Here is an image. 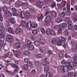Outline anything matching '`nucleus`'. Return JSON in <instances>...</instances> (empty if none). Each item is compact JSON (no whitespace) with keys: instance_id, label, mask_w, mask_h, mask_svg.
Returning <instances> with one entry per match:
<instances>
[{"instance_id":"6ab92c4d","label":"nucleus","mask_w":77,"mask_h":77,"mask_svg":"<svg viewBox=\"0 0 77 77\" xmlns=\"http://www.w3.org/2000/svg\"><path fill=\"white\" fill-rule=\"evenodd\" d=\"M30 54V52L26 50L24 51V54L25 56H29Z\"/></svg>"},{"instance_id":"e2e57ef3","label":"nucleus","mask_w":77,"mask_h":77,"mask_svg":"<svg viewBox=\"0 0 77 77\" xmlns=\"http://www.w3.org/2000/svg\"><path fill=\"white\" fill-rule=\"evenodd\" d=\"M52 48L53 49L54 51H56V50H57V48L54 46H52Z\"/></svg>"},{"instance_id":"6e6d98bb","label":"nucleus","mask_w":77,"mask_h":77,"mask_svg":"<svg viewBox=\"0 0 77 77\" xmlns=\"http://www.w3.org/2000/svg\"><path fill=\"white\" fill-rule=\"evenodd\" d=\"M41 32L43 34H44L45 33V29L44 28H42L41 29Z\"/></svg>"},{"instance_id":"de8ad7c7","label":"nucleus","mask_w":77,"mask_h":77,"mask_svg":"<svg viewBox=\"0 0 77 77\" xmlns=\"http://www.w3.org/2000/svg\"><path fill=\"white\" fill-rule=\"evenodd\" d=\"M32 33L33 35L37 34V31L36 29L33 30L32 32Z\"/></svg>"},{"instance_id":"052dcab7","label":"nucleus","mask_w":77,"mask_h":77,"mask_svg":"<svg viewBox=\"0 0 77 77\" xmlns=\"http://www.w3.org/2000/svg\"><path fill=\"white\" fill-rule=\"evenodd\" d=\"M45 25L47 27H48L49 26H50V24L49 23V22H45Z\"/></svg>"},{"instance_id":"e433bc0d","label":"nucleus","mask_w":77,"mask_h":77,"mask_svg":"<svg viewBox=\"0 0 77 77\" xmlns=\"http://www.w3.org/2000/svg\"><path fill=\"white\" fill-rule=\"evenodd\" d=\"M67 27V25L65 23H62L61 25V27L62 29H65Z\"/></svg>"},{"instance_id":"2f4dec72","label":"nucleus","mask_w":77,"mask_h":77,"mask_svg":"<svg viewBox=\"0 0 77 77\" xmlns=\"http://www.w3.org/2000/svg\"><path fill=\"white\" fill-rule=\"evenodd\" d=\"M62 6L63 7H64L65 6V5H66V1L65 0H63L62 1Z\"/></svg>"},{"instance_id":"ddd939ff","label":"nucleus","mask_w":77,"mask_h":77,"mask_svg":"<svg viewBox=\"0 0 77 77\" xmlns=\"http://www.w3.org/2000/svg\"><path fill=\"white\" fill-rule=\"evenodd\" d=\"M12 30H13V28L9 27L8 29V32L9 33H11L12 34H14V32L12 31Z\"/></svg>"},{"instance_id":"3c124183","label":"nucleus","mask_w":77,"mask_h":77,"mask_svg":"<svg viewBox=\"0 0 77 77\" xmlns=\"http://www.w3.org/2000/svg\"><path fill=\"white\" fill-rule=\"evenodd\" d=\"M73 59L74 61H75L77 60V55H75L73 57Z\"/></svg>"},{"instance_id":"f03ea898","label":"nucleus","mask_w":77,"mask_h":77,"mask_svg":"<svg viewBox=\"0 0 77 77\" xmlns=\"http://www.w3.org/2000/svg\"><path fill=\"white\" fill-rule=\"evenodd\" d=\"M66 65L69 70H71L75 66V64L73 62H70L69 63L67 62L66 64Z\"/></svg>"},{"instance_id":"0eeeda50","label":"nucleus","mask_w":77,"mask_h":77,"mask_svg":"<svg viewBox=\"0 0 77 77\" xmlns=\"http://www.w3.org/2000/svg\"><path fill=\"white\" fill-rule=\"evenodd\" d=\"M26 27L28 30H30L32 29V24L31 25L30 22H29L27 23Z\"/></svg>"},{"instance_id":"4468645a","label":"nucleus","mask_w":77,"mask_h":77,"mask_svg":"<svg viewBox=\"0 0 77 77\" xmlns=\"http://www.w3.org/2000/svg\"><path fill=\"white\" fill-rule=\"evenodd\" d=\"M74 72H68V75L70 77H74Z\"/></svg>"},{"instance_id":"79ce46f5","label":"nucleus","mask_w":77,"mask_h":77,"mask_svg":"<svg viewBox=\"0 0 77 77\" xmlns=\"http://www.w3.org/2000/svg\"><path fill=\"white\" fill-rule=\"evenodd\" d=\"M27 44L28 46H30L31 45H32V42H30V41L29 40L27 41Z\"/></svg>"},{"instance_id":"a19ab883","label":"nucleus","mask_w":77,"mask_h":77,"mask_svg":"<svg viewBox=\"0 0 77 77\" xmlns=\"http://www.w3.org/2000/svg\"><path fill=\"white\" fill-rule=\"evenodd\" d=\"M65 66H62L60 67V69L62 72H64V69Z\"/></svg>"},{"instance_id":"49530a36","label":"nucleus","mask_w":77,"mask_h":77,"mask_svg":"<svg viewBox=\"0 0 77 77\" xmlns=\"http://www.w3.org/2000/svg\"><path fill=\"white\" fill-rule=\"evenodd\" d=\"M0 31L2 33H3L4 31V27L0 26Z\"/></svg>"},{"instance_id":"58836bf2","label":"nucleus","mask_w":77,"mask_h":77,"mask_svg":"<svg viewBox=\"0 0 77 77\" xmlns=\"http://www.w3.org/2000/svg\"><path fill=\"white\" fill-rule=\"evenodd\" d=\"M26 17L27 18H29L30 15V13H29V12H26Z\"/></svg>"},{"instance_id":"37998d69","label":"nucleus","mask_w":77,"mask_h":77,"mask_svg":"<svg viewBox=\"0 0 77 77\" xmlns=\"http://www.w3.org/2000/svg\"><path fill=\"white\" fill-rule=\"evenodd\" d=\"M65 68L64 69V72H68V68L66 67V66H65Z\"/></svg>"},{"instance_id":"9d476101","label":"nucleus","mask_w":77,"mask_h":77,"mask_svg":"<svg viewBox=\"0 0 77 77\" xmlns=\"http://www.w3.org/2000/svg\"><path fill=\"white\" fill-rule=\"evenodd\" d=\"M23 69L25 71H29L30 69L27 65H25L23 66Z\"/></svg>"},{"instance_id":"5701e85b","label":"nucleus","mask_w":77,"mask_h":77,"mask_svg":"<svg viewBox=\"0 0 77 77\" xmlns=\"http://www.w3.org/2000/svg\"><path fill=\"white\" fill-rule=\"evenodd\" d=\"M36 70L35 69H33L30 73V75H33L35 74H36Z\"/></svg>"},{"instance_id":"f3484780","label":"nucleus","mask_w":77,"mask_h":77,"mask_svg":"<svg viewBox=\"0 0 77 77\" xmlns=\"http://www.w3.org/2000/svg\"><path fill=\"white\" fill-rule=\"evenodd\" d=\"M27 66L30 69V68H32V62L29 61V62H28V63H27Z\"/></svg>"},{"instance_id":"72a5a7b5","label":"nucleus","mask_w":77,"mask_h":77,"mask_svg":"<svg viewBox=\"0 0 77 77\" xmlns=\"http://www.w3.org/2000/svg\"><path fill=\"white\" fill-rule=\"evenodd\" d=\"M72 23H69V25L68 26V29L69 30H71L72 28Z\"/></svg>"},{"instance_id":"13d9d810","label":"nucleus","mask_w":77,"mask_h":77,"mask_svg":"<svg viewBox=\"0 0 77 77\" xmlns=\"http://www.w3.org/2000/svg\"><path fill=\"white\" fill-rule=\"evenodd\" d=\"M24 61L25 63H28L29 62V59L27 58H26L24 59Z\"/></svg>"},{"instance_id":"9b49d317","label":"nucleus","mask_w":77,"mask_h":77,"mask_svg":"<svg viewBox=\"0 0 77 77\" xmlns=\"http://www.w3.org/2000/svg\"><path fill=\"white\" fill-rule=\"evenodd\" d=\"M51 42L53 44H56L57 42V39L56 38H54L52 40Z\"/></svg>"},{"instance_id":"dca6fc26","label":"nucleus","mask_w":77,"mask_h":77,"mask_svg":"<svg viewBox=\"0 0 77 77\" xmlns=\"http://www.w3.org/2000/svg\"><path fill=\"white\" fill-rule=\"evenodd\" d=\"M46 60H45L43 61L42 62V63L43 66H45L46 65H48L49 64V62L48 61H46Z\"/></svg>"},{"instance_id":"864d4df0","label":"nucleus","mask_w":77,"mask_h":77,"mask_svg":"<svg viewBox=\"0 0 77 77\" xmlns=\"http://www.w3.org/2000/svg\"><path fill=\"white\" fill-rule=\"evenodd\" d=\"M66 62V60H63L61 61V64H62V65H65Z\"/></svg>"},{"instance_id":"603ef678","label":"nucleus","mask_w":77,"mask_h":77,"mask_svg":"<svg viewBox=\"0 0 77 77\" xmlns=\"http://www.w3.org/2000/svg\"><path fill=\"white\" fill-rule=\"evenodd\" d=\"M72 38H75V39H77V35H76V33H75L74 34H73L72 35Z\"/></svg>"},{"instance_id":"20e7f679","label":"nucleus","mask_w":77,"mask_h":77,"mask_svg":"<svg viewBox=\"0 0 77 77\" xmlns=\"http://www.w3.org/2000/svg\"><path fill=\"white\" fill-rule=\"evenodd\" d=\"M65 21H66V23H67L68 24L69 23L72 24V21H71V18H70V17H66Z\"/></svg>"},{"instance_id":"4be33fe9","label":"nucleus","mask_w":77,"mask_h":77,"mask_svg":"<svg viewBox=\"0 0 77 77\" xmlns=\"http://www.w3.org/2000/svg\"><path fill=\"white\" fill-rule=\"evenodd\" d=\"M56 22L58 23H60L63 21V20L61 18H58L56 19Z\"/></svg>"},{"instance_id":"c9c22d12","label":"nucleus","mask_w":77,"mask_h":77,"mask_svg":"<svg viewBox=\"0 0 77 77\" xmlns=\"http://www.w3.org/2000/svg\"><path fill=\"white\" fill-rule=\"evenodd\" d=\"M32 27L33 29H35L36 27H38V24H32Z\"/></svg>"},{"instance_id":"ea45409f","label":"nucleus","mask_w":77,"mask_h":77,"mask_svg":"<svg viewBox=\"0 0 77 77\" xmlns=\"http://www.w3.org/2000/svg\"><path fill=\"white\" fill-rule=\"evenodd\" d=\"M63 43L62 42H61L60 40H59L58 41L57 45H62L63 44Z\"/></svg>"},{"instance_id":"09e8293b","label":"nucleus","mask_w":77,"mask_h":77,"mask_svg":"<svg viewBox=\"0 0 77 77\" xmlns=\"http://www.w3.org/2000/svg\"><path fill=\"white\" fill-rule=\"evenodd\" d=\"M22 5H23L24 6H27V7H28L29 6V3L27 2L24 3L23 2Z\"/></svg>"},{"instance_id":"69168bd1","label":"nucleus","mask_w":77,"mask_h":77,"mask_svg":"<svg viewBox=\"0 0 77 77\" xmlns=\"http://www.w3.org/2000/svg\"><path fill=\"white\" fill-rule=\"evenodd\" d=\"M66 8L68 11L70 10V5H67L66 6Z\"/></svg>"},{"instance_id":"f8f14e48","label":"nucleus","mask_w":77,"mask_h":77,"mask_svg":"<svg viewBox=\"0 0 77 77\" xmlns=\"http://www.w3.org/2000/svg\"><path fill=\"white\" fill-rule=\"evenodd\" d=\"M57 34L59 35H60L61 34H62V29L60 27L58 30V32H57Z\"/></svg>"},{"instance_id":"1a4fd4ad","label":"nucleus","mask_w":77,"mask_h":77,"mask_svg":"<svg viewBox=\"0 0 77 77\" xmlns=\"http://www.w3.org/2000/svg\"><path fill=\"white\" fill-rule=\"evenodd\" d=\"M27 23L25 21L22 20L21 22V24L23 27H27Z\"/></svg>"},{"instance_id":"bb28decb","label":"nucleus","mask_w":77,"mask_h":77,"mask_svg":"<svg viewBox=\"0 0 77 77\" xmlns=\"http://www.w3.org/2000/svg\"><path fill=\"white\" fill-rule=\"evenodd\" d=\"M29 50L32 51V50H33L34 48H35V47L33 45H30L29 48Z\"/></svg>"},{"instance_id":"412c9836","label":"nucleus","mask_w":77,"mask_h":77,"mask_svg":"<svg viewBox=\"0 0 77 77\" xmlns=\"http://www.w3.org/2000/svg\"><path fill=\"white\" fill-rule=\"evenodd\" d=\"M59 16L62 18H64V17H65V12H62L60 13L59 15Z\"/></svg>"},{"instance_id":"bf43d9fd","label":"nucleus","mask_w":77,"mask_h":77,"mask_svg":"<svg viewBox=\"0 0 77 77\" xmlns=\"http://www.w3.org/2000/svg\"><path fill=\"white\" fill-rule=\"evenodd\" d=\"M50 30L49 29H47L46 30V33L47 35H48L50 33Z\"/></svg>"},{"instance_id":"0e129e2a","label":"nucleus","mask_w":77,"mask_h":77,"mask_svg":"<svg viewBox=\"0 0 77 77\" xmlns=\"http://www.w3.org/2000/svg\"><path fill=\"white\" fill-rule=\"evenodd\" d=\"M57 6L60 10H62V7H61V5H60V4H57Z\"/></svg>"},{"instance_id":"2eb2a0df","label":"nucleus","mask_w":77,"mask_h":77,"mask_svg":"<svg viewBox=\"0 0 77 77\" xmlns=\"http://www.w3.org/2000/svg\"><path fill=\"white\" fill-rule=\"evenodd\" d=\"M51 15L53 18H55L56 16L57 15L56 12L54 11H53L51 13Z\"/></svg>"},{"instance_id":"cd10ccee","label":"nucleus","mask_w":77,"mask_h":77,"mask_svg":"<svg viewBox=\"0 0 77 77\" xmlns=\"http://www.w3.org/2000/svg\"><path fill=\"white\" fill-rule=\"evenodd\" d=\"M20 17L22 18H24V17H25V14H24V12L22 11L21 12Z\"/></svg>"},{"instance_id":"c03bdc74","label":"nucleus","mask_w":77,"mask_h":77,"mask_svg":"<svg viewBox=\"0 0 77 77\" xmlns=\"http://www.w3.org/2000/svg\"><path fill=\"white\" fill-rule=\"evenodd\" d=\"M30 11L32 13H35L36 12L35 10L32 8H30Z\"/></svg>"},{"instance_id":"680f3d73","label":"nucleus","mask_w":77,"mask_h":77,"mask_svg":"<svg viewBox=\"0 0 77 77\" xmlns=\"http://www.w3.org/2000/svg\"><path fill=\"white\" fill-rule=\"evenodd\" d=\"M65 57L66 58H69L70 59H71V57L70 56L66 54H65Z\"/></svg>"},{"instance_id":"6e6552de","label":"nucleus","mask_w":77,"mask_h":77,"mask_svg":"<svg viewBox=\"0 0 77 77\" xmlns=\"http://www.w3.org/2000/svg\"><path fill=\"white\" fill-rule=\"evenodd\" d=\"M14 54L16 57H19L20 56V54H21V53L20 52V51H16L14 52Z\"/></svg>"},{"instance_id":"8fccbe9b","label":"nucleus","mask_w":77,"mask_h":77,"mask_svg":"<svg viewBox=\"0 0 77 77\" xmlns=\"http://www.w3.org/2000/svg\"><path fill=\"white\" fill-rule=\"evenodd\" d=\"M42 18H43V15H42L38 19V20L39 21H41L42 20Z\"/></svg>"},{"instance_id":"a878e982","label":"nucleus","mask_w":77,"mask_h":77,"mask_svg":"<svg viewBox=\"0 0 77 77\" xmlns=\"http://www.w3.org/2000/svg\"><path fill=\"white\" fill-rule=\"evenodd\" d=\"M49 69V67L48 66H46L44 68V71L46 72H48V70Z\"/></svg>"},{"instance_id":"b1692460","label":"nucleus","mask_w":77,"mask_h":77,"mask_svg":"<svg viewBox=\"0 0 77 77\" xmlns=\"http://www.w3.org/2000/svg\"><path fill=\"white\" fill-rule=\"evenodd\" d=\"M46 77H53V75L48 72H47L46 73Z\"/></svg>"},{"instance_id":"f704fd0d","label":"nucleus","mask_w":77,"mask_h":77,"mask_svg":"<svg viewBox=\"0 0 77 77\" xmlns=\"http://www.w3.org/2000/svg\"><path fill=\"white\" fill-rule=\"evenodd\" d=\"M60 28V25H57L54 26V29L55 30H56L57 29H59Z\"/></svg>"},{"instance_id":"338daca9","label":"nucleus","mask_w":77,"mask_h":77,"mask_svg":"<svg viewBox=\"0 0 77 77\" xmlns=\"http://www.w3.org/2000/svg\"><path fill=\"white\" fill-rule=\"evenodd\" d=\"M37 57L38 59L42 58V55L41 54H38L37 56Z\"/></svg>"},{"instance_id":"4d7b16f0","label":"nucleus","mask_w":77,"mask_h":77,"mask_svg":"<svg viewBox=\"0 0 77 77\" xmlns=\"http://www.w3.org/2000/svg\"><path fill=\"white\" fill-rule=\"evenodd\" d=\"M50 12V10L49 9H48L46 10V13L45 15V16H46L47 15H48V14H49V13Z\"/></svg>"},{"instance_id":"aec40b11","label":"nucleus","mask_w":77,"mask_h":77,"mask_svg":"<svg viewBox=\"0 0 77 77\" xmlns=\"http://www.w3.org/2000/svg\"><path fill=\"white\" fill-rule=\"evenodd\" d=\"M71 50L73 52H75L77 50L76 49V46L74 45L72 46Z\"/></svg>"},{"instance_id":"774afa93","label":"nucleus","mask_w":77,"mask_h":77,"mask_svg":"<svg viewBox=\"0 0 77 77\" xmlns=\"http://www.w3.org/2000/svg\"><path fill=\"white\" fill-rule=\"evenodd\" d=\"M3 36H4V34L1 33L0 34V38L2 39L3 38Z\"/></svg>"},{"instance_id":"393cba45","label":"nucleus","mask_w":77,"mask_h":77,"mask_svg":"<svg viewBox=\"0 0 77 77\" xmlns=\"http://www.w3.org/2000/svg\"><path fill=\"white\" fill-rule=\"evenodd\" d=\"M39 42L41 44H45V41L43 39H39Z\"/></svg>"},{"instance_id":"f257e3e1","label":"nucleus","mask_w":77,"mask_h":77,"mask_svg":"<svg viewBox=\"0 0 77 77\" xmlns=\"http://www.w3.org/2000/svg\"><path fill=\"white\" fill-rule=\"evenodd\" d=\"M4 11L5 12H6V14L8 16V18H9L8 20L6 21L7 22V27L9 26V23L14 24L16 23V22L15 20V19L14 18H11L12 15L11 12L8 11V7L6 6H4L3 7L0 6V11Z\"/></svg>"},{"instance_id":"5fc2aeb1","label":"nucleus","mask_w":77,"mask_h":77,"mask_svg":"<svg viewBox=\"0 0 77 77\" xmlns=\"http://www.w3.org/2000/svg\"><path fill=\"white\" fill-rule=\"evenodd\" d=\"M34 63L35 66H39V63L38 61H35L34 62Z\"/></svg>"},{"instance_id":"c756f323","label":"nucleus","mask_w":77,"mask_h":77,"mask_svg":"<svg viewBox=\"0 0 77 77\" xmlns=\"http://www.w3.org/2000/svg\"><path fill=\"white\" fill-rule=\"evenodd\" d=\"M7 71L8 72L9 74H10V75H11V76H14V75H15V72L12 73L11 72V71H9L8 70H7Z\"/></svg>"},{"instance_id":"4c0bfd02","label":"nucleus","mask_w":77,"mask_h":77,"mask_svg":"<svg viewBox=\"0 0 77 77\" xmlns=\"http://www.w3.org/2000/svg\"><path fill=\"white\" fill-rule=\"evenodd\" d=\"M61 42L63 43H64V42H65V41H66V40L65 39V38H64V37L63 36H61Z\"/></svg>"},{"instance_id":"7ed1b4c3","label":"nucleus","mask_w":77,"mask_h":77,"mask_svg":"<svg viewBox=\"0 0 77 77\" xmlns=\"http://www.w3.org/2000/svg\"><path fill=\"white\" fill-rule=\"evenodd\" d=\"M6 37L7 38V41L10 42H12V38H13L12 35H10V34H7Z\"/></svg>"},{"instance_id":"423d86ee","label":"nucleus","mask_w":77,"mask_h":77,"mask_svg":"<svg viewBox=\"0 0 77 77\" xmlns=\"http://www.w3.org/2000/svg\"><path fill=\"white\" fill-rule=\"evenodd\" d=\"M51 21V17L50 16H47L44 20L45 22H50Z\"/></svg>"},{"instance_id":"473e14b6","label":"nucleus","mask_w":77,"mask_h":77,"mask_svg":"<svg viewBox=\"0 0 77 77\" xmlns=\"http://www.w3.org/2000/svg\"><path fill=\"white\" fill-rule=\"evenodd\" d=\"M20 31H21V29L19 28L17 29L15 33L16 35H19Z\"/></svg>"},{"instance_id":"39448f33","label":"nucleus","mask_w":77,"mask_h":77,"mask_svg":"<svg viewBox=\"0 0 77 77\" xmlns=\"http://www.w3.org/2000/svg\"><path fill=\"white\" fill-rule=\"evenodd\" d=\"M43 5V2L38 1L37 2L36 6L37 7H38V8L39 7H41Z\"/></svg>"},{"instance_id":"a211bd4d","label":"nucleus","mask_w":77,"mask_h":77,"mask_svg":"<svg viewBox=\"0 0 77 77\" xmlns=\"http://www.w3.org/2000/svg\"><path fill=\"white\" fill-rule=\"evenodd\" d=\"M34 44L35 46H37V47H38V46H39V45H40V43L39 41H35L34 42Z\"/></svg>"},{"instance_id":"7c9ffc66","label":"nucleus","mask_w":77,"mask_h":77,"mask_svg":"<svg viewBox=\"0 0 77 77\" xmlns=\"http://www.w3.org/2000/svg\"><path fill=\"white\" fill-rule=\"evenodd\" d=\"M50 34L52 36H54L56 35V32L53 30L51 29L50 30Z\"/></svg>"},{"instance_id":"c85d7f7f","label":"nucleus","mask_w":77,"mask_h":77,"mask_svg":"<svg viewBox=\"0 0 77 77\" xmlns=\"http://www.w3.org/2000/svg\"><path fill=\"white\" fill-rule=\"evenodd\" d=\"M17 5L19 6H23V3H22V2L18 1L17 2Z\"/></svg>"},{"instance_id":"a18cd8bd","label":"nucleus","mask_w":77,"mask_h":77,"mask_svg":"<svg viewBox=\"0 0 77 77\" xmlns=\"http://www.w3.org/2000/svg\"><path fill=\"white\" fill-rule=\"evenodd\" d=\"M64 35L65 36H68V31L66 30L64 32Z\"/></svg>"}]
</instances>
